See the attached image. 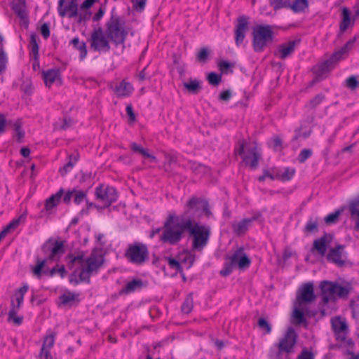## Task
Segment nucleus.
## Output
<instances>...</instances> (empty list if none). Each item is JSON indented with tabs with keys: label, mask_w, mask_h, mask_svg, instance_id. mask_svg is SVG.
Segmentation results:
<instances>
[{
	"label": "nucleus",
	"mask_w": 359,
	"mask_h": 359,
	"mask_svg": "<svg viewBox=\"0 0 359 359\" xmlns=\"http://www.w3.org/2000/svg\"><path fill=\"white\" fill-rule=\"evenodd\" d=\"M65 241L48 239L41 247L42 252L46 255V257L42 260L36 259L37 264L32 268L33 274L40 278L42 274H48L49 271L45 266L48 261H57L65 253Z\"/></svg>",
	"instance_id": "obj_1"
},
{
	"label": "nucleus",
	"mask_w": 359,
	"mask_h": 359,
	"mask_svg": "<svg viewBox=\"0 0 359 359\" xmlns=\"http://www.w3.org/2000/svg\"><path fill=\"white\" fill-rule=\"evenodd\" d=\"M182 229L188 232L192 238V250L201 252L208 245L211 234L209 226L201 224L191 217H185V224Z\"/></svg>",
	"instance_id": "obj_2"
},
{
	"label": "nucleus",
	"mask_w": 359,
	"mask_h": 359,
	"mask_svg": "<svg viewBox=\"0 0 359 359\" xmlns=\"http://www.w3.org/2000/svg\"><path fill=\"white\" fill-rule=\"evenodd\" d=\"M125 25V20L116 13V8H112L110 18L105 25V34L116 46L123 45L126 41L128 32Z\"/></svg>",
	"instance_id": "obj_3"
},
{
	"label": "nucleus",
	"mask_w": 359,
	"mask_h": 359,
	"mask_svg": "<svg viewBox=\"0 0 359 359\" xmlns=\"http://www.w3.org/2000/svg\"><path fill=\"white\" fill-rule=\"evenodd\" d=\"M184 224L185 217L170 215L164 223V231L160 241L170 245L178 243L185 232V230L182 229Z\"/></svg>",
	"instance_id": "obj_4"
},
{
	"label": "nucleus",
	"mask_w": 359,
	"mask_h": 359,
	"mask_svg": "<svg viewBox=\"0 0 359 359\" xmlns=\"http://www.w3.org/2000/svg\"><path fill=\"white\" fill-rule=\"evenodd\" d=\"M251 260L244 252L242 247L238 248L231 256L226 258L222 269L219 271L222 276L226 277L229 276L234 268L238 267L241 270H245L249 268Z\"/></svg>",
	"instance_id": "obj_5"
},
{
	"label": "nucleus",
	"mask_w": 359,
	"mask_h": 359,
	"mask_svg": "<svg viewBox=\"0 0 359 359\" xmlns=\"http://www.w3.org/2000/svg\"><path fill=\"white\" fill-rule=\"evenodd\" d=\"M356 40V37L348 40L346 44L339 50L334 52L332 56L322 63L317 65L314 67V72L318 76H322L325 74L329 72L334 66L335 63L341 60L345 54L351 49Z\"/></svg>",
	"instance_id": "obj_6"
},
{
	"label": "nucleus",
	"mask_w": 359,
	"mask_h": 359,
	"mask_svg": "<svg viewBox=\"0 0 359 359\" xmlns=\"http://www.w3.org/2000/svg\"><path fill=\"white\" fill-rule=\"evenodd\" d=\"M124 256L130 263L142 265L149 259V249L146 244L136 241L128 245Z\"/></svg>",
	"instance_id": "obj_7"
},
{
	"label": "nucleus",
	"mask_w": 359,
	"mask_h": 359,
	"mask_svg": "<svg viewBox=\"0 0 359 359\" xmlns=\"http://www.w3.org/2000/svg\"><path fill=\"white\" fill-rule=\"evenodd\" d=\"M252 46L257 53L262 52L273 40V32L270 25H258L253 28Z\"/></svg>",
	"instance_id": "obj_8"
},
{
	"label": "nucleus",
	"mask_w": 359,
	"mask_h": 359,
	"mask_svg": "<svg viewBox=\"0 0 359 359\" xmlns=\"http://www.w3.org/2000/svg\"><path fill=\"white\" fill-rule=\"evenodd\" d=\"M297 339L298 334L294 329L292 327L287 328L283 337L280 339L279 342L276 344L278 351L276 358L277 359H282L284 353L287 355L293 353Z\"/></svg>",
	"instance_id": "obj_9"
},
{
	"label": "nucleus",
	"mask_w": 359,
	"mask_h": 359,
	"mask_svg": "<svg viewBox=\"0 0 359 359\" xmlns=\"http://www.w3.org/2000/svg\"><path fill=\"white\" fill-rule=\"evenodd\" d=\"M332 330L337 341L344 342L347 346L353 347L354 343L351 339H347L349 330L344 318L335 317L331 319Z\"/></svg>",
	"instance_id": "obj_10"
},
{
	"label": "nucleus",
	"mask_w": 359,
	"mask_h": 359,
	"mask_svg": "<svg viewBox=\"0 0 359 359\" xmlns=\"http://www.w3.org/2000/svg\"><path fill=\"white\" fill-rule=\"evenodd\" d=\"M238 144L239 148L235 149V152L243 156V161L246 165H248L251 169H256L258 167L260 158L257 147H250L248 149L247 154H244L247 142L243 139H241L238 140Z\"/></svg>",
	"instance_id": "obj_11"
},
{
	"label": "nucleus",
	"mask_w": 359,
	"mask_h": 359,
	"mask_svg": "<svg viewBox=\"0 0 359 359\" xmlns=\"http://www.w3.org/2000/svg\"><path fill=\"white\" fill-rule=\"evenodd\" d=\"M95 196L97 201L102 203L104 208H109L118 198L116 189L104 184L95 188Z\"/></svg>",
	"instance_id": "obj_12"
},
{
	"label": "nucleus",
	"mask_w": 359,
	"mask_h": 359,
	"mask_svg": "<svg viewBox=\"0 0 359 359\" xmlns=\"http://www.w3.org/2000/svg\"><path fill=\"white\" fill-rule=\"evenodd\" d=\"M320 287L324 292H328L329 294H333L341 299H347L351 290V286L341 285L338 283L324 280L321 282Z\"/></svg>",
	"instance_id": "obj_13"
},
{
	"label": "nucleus",
	"mask_w": 359,
	"mask_h": 359,
	"mask_svg": "<svg viewBox=\"0 0 359 359\" xmlns=\"http://www.w3.org/2000/svg\"><path fill=\"white\" fill-rule=\"evenodd\" d=\"M109 40L101 27L95 29L90 36V47L95 51L108 52L111 48Z\"/></svg>",
	"instance_id": "obj_14"
},
{
	"label": "nucleus",
	"mask_w": 359,
	"mask_h": 359,
	"mask_svg": "<svg viewBox=\"0 0 359 359\" xmlns=\"http://www.w3.org/2000/svg\"><path fill=\"white\" fill-rule=\"evenodd\" d=\"M58 14L60 17L67 16L74 18L78 15L77 0H59L57 7Z\"/></svg>",
	"instance_id": "obj_15"
},
{
	"label": "nucleus",
	"mask_w": 359,
	"mask_h": 359,
	"mask_svg": "<svg viewBox=\"0 0 359 359\" xmlns=\"http://www.w3.org/2000/svg\"><path fill=\"white\" fill-rule=\"evenodd\" d=\"M316 295L314 294L313 285L311 283H305L297 292L296 300L299 306L303 304L310 303L314 301Z\"/></svg>",
	"instance_id": "obj_16"
},
{
	"label": "nucleus",
	"mask_w": 359,
	"mask_h": 359,
	"mask_svg": "<svg viewBox=\"0 0 359 359\" xmlns=\"http://www.w3.org/2000/svg\"><path fill=\"white\" fill-rule=\"evenodd\" d=\"M248 17L241 15L237 19V24L235 27V42L236 46H239L245 37V34L248 30Z\"/></svg>",
	"instance_id": "obj_17"
},
{
	"label": "nucleus",
	"mask_w": 359,
	"mask_h": 359,
	"mask_svg": "<svg viewBox=\"0 0 359 359\" xmlns=\"http://www.w3.org/2000/svg\"><path fill=\"white\" fill-rule=\"evenodd\" d=\"M205 201V199L192 196L187 202L185 210L180 217H191L195 219V215H194V214L199 210H202Z\"/></svg>",
	"instance_id": "obj_18"
},
{
	"label": "nucleus",
	"mask_w": 359,
	"mask_h": 359,
	"mask_svg": "<svg viewBox=\"0 0 359 359\" xmlns=\"http://www.w3.org/2000/svg\"><path fill=\"white\" fill-rule=\"evenodd\" d=\"M332 239V235L325 233L322 237L314 240L311 252H313L314 251H316L321 257H324Z\"/></svg>",
	"instance_id": "obj_19"
},
{
	"label": "nucleus",
	"mask_w": 359,
	"mask_h": 359,
	"mask_svg": "<svg viewBox=\"0 0 359 359\" xmlns=\"http://www.w3.org/2000/svg\"><path fill=\"white\" fill-rule=\"evenodd\" d=\"M299 43L300 39H295L279 45L277 53L278 57L282 60L287 58L294 53L296 46H298Z\"/></svg>",
	"instance_id": "obj_20"
},
{
	"label": "nucleus",
	"mask_w": 359,
	"mask_h": 359,
	"mask_svg": "<svg viewBox=\"0 0 359 359\" xmlns=\"http://www.w3.org/2000/svg\"><path fill=\"white\" fill-rule=\"evenodd\" d=\"M344 248L342 245H338L335 248H331L327 255V261L334 263L339 267L345 266L346 261L341 257V250Z\"/></svg>",
	"instance_id": "obj_21"
},
{
	"label": "nucleus",
	"mask_w": 359,
	"mask_h": 359,
	"mask_svg": "<svg viewBox=\"0 0 359 359\" xmlns=\"http://www.w3.org/2000/svg\"><path fill=\"white\" fill-rule=\"evenodd\" d=\"M54 343V334H49L44 337L43 345L39 355V359H52V356L50 353V349L53 346Z\"/></svg>",
	"instance_id": "obj_22"
},
{
	"label": "nucleus",
	"mask_w": 359,
	"mask_h": 359,
	"mask_svg": "<svg viewBox=\"0 0 359 359\" xmlns=\"http://www.w3.org/2000/svg\"><path fill=\"white\" fill-rule=\"evenodd\" d=\"M63 194L64 189L61 188L56 194H53L47 198L45 201L44 209L41 210V213H43L44 212L48 214L51 213L52 210L59 203Z\"/></svg>",
	"instance_id": "obj_23"
},
{
	"label": "nucleus",
	"mask_w": 359,
	"mask_h": 359,
	"mask_svg": "<svg viewBox=\"0 0 359 359\" xmlns=\"http://www.w3.org/2000/svg\"><path fill=\"white\" fill-rule=\"evenodd\" d=\"M256 219L255 217L244 219L238 222L232 224V229L237 236H242L245 233L251 223Z\"/></svg>",
	"instance_id": "obj_24"
},
{
	"label": "nucleus",
	"mask_w": 359,
	"mask_h": 359,
	"mask_svg": "<svg viewBox=\"0 0 359 359\" xmlns=\"http://www.w3.org/2000/svg\"><path fill=\"white\" fill-rule=\"evenodd\" d=\"M114 91L118 97H128L133 91V87L130 82L123 79L116 86Z\"/></svg>",
	"instance_id": "obj_25"
},
{
	"label": "nucleus",
	"mask_w": 359,
	"mask_h": 359,
	"mask_svg": "<svg viewBox=\"0 0 359 359\" xmlns=\"http://www.w3.org/2000/svg\"><path fill=\"white\" fill-rule=\"evenodd\" d=\"M351 219L355 222V230L359 231V197L352 201L349 205Z\"/></svg>",
	"instance_id": "obj_26"
},
{
	"label": "nucleus",
	"mask_w": 359,
	"mask_h": 359,
	"mask_svg": "<svg viewBox=\"0 0 359 359\" xmlns=\"http://www.w3.org/2000/svg\"><path fill=\"white\" fill-rule=\"evenodd\" d=\"M90 271H87L86 268H82L79 273V279L74 278L76 276V271L71 275L69 281L74 285H78L81 282H85L88 284L90 283Z\"/></svg>",
	"instance_id": "obj_27"
},
{
	"label": "nucleus",
	"mask_w": 359,
	"mask_h": 359,
	"mask_svg": "<svg viewBox=\"0 0 359 359\" xmlns=\"http://www.w3.org/2000/svg\"><path fill=\"white\" fill-rule=\"evenodd\" d=\"M86 264V269L91 273L97 271L98 269L102 265L103 259H100L99 257L92 255L85 260Z\"/></svg>",
	"instance_id": "obj_28"
},
{
	"label": "nucleus",
	"mask_w": 359,
	"mask_h": 359,
	"mask_svg": "<svg viewBox=\"0 0 359 359\" xmlns=\"http://www.w3.org/2000/svg\"><path fill=\"white\" fill-rule=\"evenodd\" d=\"M144 286L143 281L141 279H134L128 282L126 286L120 291V294H129L133 292L137 289Z\"/></svg>",
	"instance_id": "obj_29"
},
{
	"label": "nucleus",
	"mask_w": 359,
	"mask_h": 359,
	"mask_svg": "<svg viewBox=\"0 0 359 359\" xmlns=\"http://www.w3.org/2000/svg\"><path fill=\"white\" fill-rule=\"evenodd\" d=\"M309 6L308 0H294L292 4L289 2L287 8H290L294 13H303Z\"/></svg>",
	"instance_id": "obj_30"
},
{
	"label": "nucleus",
	"mask_w": 359,
	"mask_h": 359,
	"mask_svg": "<svg viewBox=\"0 0 359 359\" xmlns=\"http://www.w3.org/2000/svg\"><path fill=\"white\" fill-rule=\"evenodd\" d=\"M73 46L74 48L80 52V58L83 60L87 55L86 44L84 41H80L79 37H74L69 43Z\"/></svg>",
	"instance_id": "obj_31"
},
{
	"label": "nucleus",
	"mask_w": 359,
	"mask_h": 359,
	"mask_svg": "<svg viewBox=\"0 0 359 359\" xmlns=\"http://www.w3.org/2000/svg\"><path fill=\"white\" fill-rule=\"evenodd\" d=\"M60 76L59 69H50L43 72V78L46 86L50 87Z\"/></svg>",
	"instance_id": "obj_32"
},
{
	"label": "nucleus",
	"mask_w": 359,
	"mask_h": 359,
	"mask_svg": "<svg viewBox=\"0 0 359 359\" xmlns=\"http://www.w3.org/2000/svg\"><path fill=\"white\" fill-rule=\"evenodd\" d=\"M342 20L339 24L341 33L344 32L351 23V13L347 8H343L341 11Z\"/></svg>",
	"instance_id": "obj_33"
},
{
	"label": "nucleus",
	"mask_w": 359,
	"mask_h": 359,
	"mask_svg": "<svg viewBox=\"0 0 359 359\" xmlns=\"http://www.w3.org/2000/svg\"><path fill=\"white\" fill-rule=\"evenodd\" d=\"M184 87L189 92L194 94L198 93L201 89V82L197 79H189L187 82L183 83Z\"/></svg>",
	"instance_id": "obj_34"
},
{
	"label": "nucleus",
	"mask_w": 359,
	"mask_h": 359,
	"mask_svg": "<svg viewBox=\"0 0 359 359\" xmlns=\"http://www.w3.org/2000/svg\"><path fill=\"white\" fill-rule=\"evenodd\" d=\"M306 315H308V311H305ZM292 321L295 325H302L306 323V318L304 317V311H302L300 308H294L293 314H292Z\"/></svg>",
	"instance_id": "obj_35"
},
{
	"label": "nucleus",
	"mask_w": 359,
	"mask_h": 359,
	"mask_svg": "<svg viewBox=\"0 0 359 359\" xmlns=\"http://www.w3.org/2000/svg\"><path fill=\"white\" fill-rule=\"evenodd\" d=\"M38 41L39 39L36 34L35 33H32L30 35L29 47L35 60H38L39 59V46L38 44Z\"/></svg>",
	"instance_id": "obj_36"
},
{
	"label": "nucleus",
	"mask_w": 359,
	"mask_h": 359,
	"mask_svg": "<svg viewBox=\"0 0 359 359\" xmlns=\"http://www.w3.org/2000/svg\"><path fill=\"white\" fill-rule=\"evenodd\" d=\"M12 8L18 17L27 14L25 10V4L22 0H14Z\"/></svg>",
	"instance_id": "obj_37"
},
{
	"label": "nucleus",
	"mask_w": 359,
	"mask_h": 359,
	"mask_svg": "<svg viewBox=\"0 0 359 359\" xmlns=\"http://www.w3.org/2000/svg\"><path fill=\"white\" fill-rule=\"evenodd\" d=\"M318 231V219L310 218L304 228V232L306 234L316 233Z\"/></svg>",
	"instance_id": "obj_38"
},
{
	"label": "nucleus",
	"mask_w": 359,
	"mask_h": 359,
	"mask_svg": "<svg viewBox=\"0 0 359 359\" xmlns=\"http://www.w3.org/2000/svg\"><path fill=\"white\" fill-rule=\"evenodd\" d=\"M67 259L69 260L68 266L69 268H72L75 264H78L80 265H83L85 263L84 255L81 253V255H78L76 256H74L72 254H69L67 256Z\"/></svg>",
	"instance_id": "obj_39"
},
{
	"label": "nucleus",
	"mask_w": 359,
	"mask_h": 359,
	"mask_svg": "<svg viewBox=\"0 0 359 359\" xmlns=\"http://www.w3.org/2000/svg\"><path fill=\"white\" fill-rule=\"evenodd\" d=\"M27 290H28V285H24L23 286H22L21 287H20L19 289H18L15 291V296L17 307H21V306L23 303L25 294L27 292Z\"/></svg>",
	"instance_id": "obj_40"
},
{
	"label": "nucleus",
	"mask_w": 359,
	"mask_h": 359,
	"mask_svg": "<svg viewBox=\"0 0 359 359\" xmlns=\"http://www.w3.org/2000/svg\"><path fill=\"white\" fill-rule=\"evenodd\" d=\"M191 169L197 175L202 176L209 172V168L204 165L193 163L191 165Z\"/></svg>",
	"instance_id": "obj_41"
},
{
	"label": "nucleus",
	"mask_w": 359,
	"mask_h": 359,
	"mask_svg": "<svg viewBox=\"0 0 359 359\" xmlns=\"http://www.w3.org/2000/svg\"><path fill=\"white\" fill-rule=\"evenodd\" d=\"M194 303H193V297L191 294H189L184 301L182 305V311L184 313L189 314L193 309Z\"/></svg>",
	"instance_id": "obj_42"
},
{
	"label": "nucleus",
	"mask_w": 359,
	"mask_h": 359,
	"mask_svg": "<svg viewBox=\"0 0 359 359\" xmlns=\"http://www.w3.org/2000/svg\"><path fill=\"white\" fill-rule=\"evenodd\" d=\"M209 54L210 50L208 48H201L196 55V60L199 62L205 63L208 60Z\"/></svg>",
	"instance_id": "obj_43"
},
{
	"label": "nucleus",
	"mask_w": 359,
	"mask_h": 359,
	"mask_svg": "<svg viewBox=\"0 0 359 359\" xmlns=\"http://www.w3.org/2000/svg\"><path fill=\"white\" fill-rule=\"evenodd\" d=\"M92 15V12L88 11V9L80 10V12L78 11V17L77 22L81 24L82 22H85L90 20Z\"/></svg>",
	"instance_id": "obj_44"
},
{
	"label": "nucleus",
	"mask_w": 359,
	"mask_h": 359,
	"mask_svg": "<svg viewBox=\"0 0 359 359\" xmlns=\"http://www.w3.org/2000/svg\"><path fill=\"white\" fill-rule=\"evenodd\" d=\"M325 97L324 94H318L312 100L309 101L306 107L311 109H315L317 106L322 103V102L325 100Z\"/></svg>",
	"instance_id": "obj_45"
},
{
	"label": "nucleus",
	"mask_w": 359,
	"mask_h": 359,
	"mask_svg": "<svg viewBox=\"0 0 359 359\" xmlns=\"http://www.w3.org/2000/svg\"><path fill=\"white\" fill-rule=\"evenodd\" d=\"M269 4L274 10H279L289 6L290 0H269Z\"/></svg>",
	"instance_id": "obj_46"
},
{
	"label": "nucleus",
	"mask_w": 359,
	"mask_h": 359,
	"mask_svg": "<svg viewBox=\"0 0 359 359\" xmlns=\"http://www.w3.org/2000/svg\"><path fill=\"white\" fill-rule=\"evenodd\" d=\"M207 80L210 85L217 86L222 81V74L210 72L207 76Z\"/></svg>",
	"instance_id": "obj_47"
},
{
	"label": "nucleus",
	"mask_w": 359,
	"mask_h": 359,
	"mask_svg": "<svg viewBox=\"0 0 359 359\" xmlns=\"http://www.w3.org/2000/svg\"><path fill=\"white\" fill-rule=\"evenodd\" d=\"M343 210H337L334 212L329 214L325 217V222L327 224L336 223L339 216L341 214Z\"/></svg>",
	"instance_id": "obj_48"
},
{
	"label": "nucleus",
	"mask_w": 359,
	"mask_h": 359,
	"mask_svg": "<svg viewBox=\"0 0 359 359\" xmlns=\"http://www.w3.org/2000/svg\"><path fill=\"white\" fill-rule=\"evenodd\" d=\"M76 299V295L71 292L65 293L60 296V300L63 305H67L74 302Z\"/></svg>",
	"instance_id": "obj_49"
},
{
	"label": "nucleus",
	"mask_w": 359,
	"mask_h": 359,
	"mask_svg": "<svg viewBox=\"0 0 359 359\" xmlns=\"http://www.w3.org/2000/svg\"><path fill=\"white\" fill-rule=\"evenodd\" d=\"M23 217V215L20 216L18 218L13 219L11 222H10L4 229L8 232L13 231L17 229V227L20 225L21 219Z\"/></svg>",
	"instance_id": "obj_50"
},
{
	"label": "nucleus",
	"mask_w": 359,
	"mask_h": 359,
	"mask_svg": "<svg viewBox=\"0 0 359 359\" xmlns=\"http://www.w3.org/2000/svg\"><path fill=\"white\" fill-rule=\"evenodd\" d=\"M8 62L7 55L3 48H0V74L4 72L6 69Z\"/></svg>",
	"instance_id": "obj_51"
},
{
	"label": "nucleus",
	"mask_w": 359,
	"mask_h": 359,
	"mask_svg": "<svg viewBox=\"0 0 359 359\" xmlns=\"http://www.w3.org/2000/svg\"><path fill=\"white\" fill-rule=\"evenodd\" d=\"M346 86L349 89L353 90L359 87V81L355 76H351L346 80Z\"/></svg>",
	"instance_id": "obj_52"
},
{
	"label": "nucleus",
	"mask_w": 359,
	"mask_h": 359,
	"mask_svg": "<svg viewBox=\"0 0 359 359\" xmlns=\"http://www.w3.org/2000/svg\"><path fill=\"white\" fill-rule=\"evenodd\" d=\"M312 150L311 149H302L298 155L297 160L300 163H304L312 155Z\"/></svg>",
	"instance_id": "obj_53"
},
{
	"label": "nucleus",
	"mask_w": 359,
	"mask_h": 359,
	"mask_svg": "<svg viewBox=\"0 0 359 359\" xmlns=\"http://www.w3.org/2000/svg\"><path fill=\"white\" fill-rule=\"evenodd\" d=\"M170 268L174 269L176 272L182 273L183 271L182 266L180 262L172 257H165Z\"/></svg>",
	"instance_id": "obj_54"
},
{
	"label": "nucleus",
	"mask_w": 359,
	"mask_h": 359,
	"mask_svg": "<svg viewBox=\"0 0 359 359\" xmlns=\"http://www.w3.org/2000/svg\"><path fill=\"white\" fill-rule=\"evenodd\" d=\"M295 173V169L293 168H285L284 172L280 175V178L283 181L290 180Z\"/></svg>",
	"instance_id": "obj_55"
},
{
	"label": "nucleus",
	"mask_w": 359,
	"mask_h": 359,
	"mask_svg": "<svg viewBox=\"0 0 359 359\" xmlns=\"http://www.w3.org/2000/svg\"><path fill=\"white\" fill-rule=\"evenodd\" d=\"M86 198V192L75 189L74 193V202L79 205Z\"/></svg>",
	"instance_id": "obj_56"
},
{
	"label": "nucleus",
	"mask_w": 359,
	"mask_h": 359,
	"mask_svg": "<svg viewBox=\"0 0 359 359\" xmlns=\"http://www.w3.org/2000/svg\"><path fill=\"white\" fill-rule=\"evenodd\" d=\"M258 326L260 329L264 330L266 334H269L271 332V325L264 318H259Z\"/></svg>",
	"instance_id": "obj_57"
},
{
	"label": "nucleus",
	"mask_w": 359,
	"mask_h": 359,
	"mask_svg": "<svg viewBox=\"0 0 359 359\" xmlns=\"http://www.w3.org/2000/svg\"><path fill=\"white\" fill-rule=\"evenodd\" d=\"M56 273H59L62 278H64L67 273L65 266H62L59 267L58 265H56L49 271V276L51 277Z\"/></svg>",
	"instance_id": "obj_58"
},
{
	"label": "nucleus",
	"mask_w": 359,
	"mask_h": 359,
	"mask_svg": "<svg viewBox=\"0 0 359 359\" xmlns=\"http://www.w3.org/2000/svg\"><path fill=\"white\" fill-rule=\"evenodd\" d=\"M74 167V163L72 161V156H69V161L62 168H60L59 172L64 176Z\"/></svg>",
	"instance_id": "obj_59"
},
{
	"label": "nucleus",
	"mask_w": 359,
	"mask_h": 359,
	"mask_svg": "<svg viewBox=\"0 0 359 359\" xmlns=\"http://www.w3.org/2000/svg\"><path fill=\"white\" fill-rule=\"evenodd\" d=\"M133 8L137 11H142L146 6L147 0H131Z\"/></svg>",
	"instance_id": "obj_60"
},
{
	"label": "nucleus",
	"mask_w": 359,
	"mask_h": 359,
	"mask_svg": "<svg viewBox=\"0 0 359 359\" xmlns=\"http://www.w3.org/2000/svg\"><path fill=\"white\" fill-rule=\"evenodd\" d=\"M233 66V64H231L229 62L224 61V60L220 61L218 63V67H219V70L222 73H224V74H226L227 70Z\"/></svg>",
	"instance_id": "obj_61"
},
{
	"label": "nucleus",
	"mask_w": 359,
	"mask_h": 359,
	"mask_svg": "<svg viewBox=\"0 0 359 359\" xmlns=\"http://www.w3.org/2000/svg\"><path fill=\"white\" fill-rule=\"evenodd\" d=\"M272 147L274 150H281L283 149V141L279 136H274L272 139Z\"/></svg>",
	"instance_id": "obj_62"
},
{
	"label": "nucleus",
	"mask_w": 359,
	"mask_h": 359,
	"mask_svg": "<svg viewBox=\"0 0 359 359\" xmlns=\"http://www.w3.org/2000/svg\"><path fill=\"white\" fill-rule=\"evenodd\" d=\"M322 302L323 305L329 303L330 302H334L336 301V297H334L333 294H329L328 292H324L322 291Z\"/></svg>",
	"instance_id": "obj_63"
},
{
	"label": "nucleus",
	"mask_w": 359,
	"mask_h": 359,
	"mask_svg": "<svg viewBox=\"0 0 359 359\" xmlns=\"http://www.w3.org/2000/svg\"><path fill=\"white\" fill-rule=\"evenodd\" d=\"M297 359H314V356L311 352L304 348L302 353L298 355Z\"/></svg>",
	"instance_id": "obj_64"
}]
</instances>
